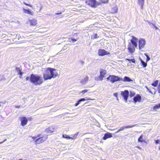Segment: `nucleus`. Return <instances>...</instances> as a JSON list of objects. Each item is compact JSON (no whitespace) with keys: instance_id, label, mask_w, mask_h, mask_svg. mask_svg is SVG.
I'll return each mask as SVG.
<instances>
[{"instance_id":"obj_1","label":"nucleus","mask_w":160,"mask_h":160,"mask_svg":"<svg viewBox=\"0 0 160 160\" xmlns=\"http://www.w3.org/2000/svg\"><path fill=\"white\" fill-rule=\"evenodd\" d=\"M58 74L55 69L51 68H48L43 73V78L45 80L50 79L52 78H54L56 77Z\"/></svg>"},{"instance_id":"obj_2","label":"nucleus","mask_w":160,"mask_h":160,"mask_svg":"<svg viewBox=\"0 0 160 160\" xmlns=\"http://www.w3.org/2000/svg\"><path fill=\"white\" fill-rule=\"evenodd\" d=\"M30 81L35 85H40L43 82V80L42 77L38 75L32 74L30 77Z\"/></svg>"},{"instance_id":"obj_3","label":"nucleus","mask_w":160,"mask_h":160,"mask_svg":"<svg viewBox=\"0 0 160 160\" xmlns=\"http://www.w3.org/2000/svg\"><path fill=\"white\" fill-rule=\"evenodd\" d=\"M131 42H129L128 45V49L130 53H133L135 50L134 47H137L138 39L134 36H133L130 40Z\"/></svg>"},{"instance_id":"obj_4","label":"nucleus","mask_w":160,"mask_h":160,"mask_svg":"<svg viewBox=\"0 0 160 160\" xmlns=\"http://www.w3.org/2000/svg\"><path fill=\"white\" fill-rule=\"evenodd\" d=\"M107 79L108 80L110 81L112 83L121 81V78L115 75H110L107 78Z\"/></svg>"},{"instance_id":"obj_5","label":"nucleus","mask_w":160,"mask_h":160,"mask_svg":"<svg viewBox=\"0 0 160 160\" xmlns=\"http://www.w3.org/2000/svg\"><path fill=\"white\" fill-rule=\"evenodd\" d=\"M47 138L48 137L47 136L39 138L35 140V144H39L40 143L46 141Z\"/></svg>"},{"instance_id":"obj_6","label":"nucleus","mask_w":160,"mask_h":160,"mask_svg":"<svg viewBox=\"0 0 160 160\" xmlns=\"http://www.w3.org/2000/svg\"><path fill=\"white\" fill-rule=\"evenodd\" d=\"M86 3L92 7H95L97 5L96 1L95 0H87Z\"/></svg>"},{"instance_id":"obj_7","label":"nucleus","mask_w":160,"mask_h":160,"mask_svg":"<svg viewBox=\"0 0 160 160\" xmlns=\"http://www.w3.org/2000/svg\"><path fill=\"white\" fill-rule=\"evenodd\" d=\"M129 92L128 90H125L124 91H122L121 94L124 98L126 102H127L128 98L129 96Z\"/></svg>"},{"instance_id":"obj_8","label":"nucleus","mask_w":160,"mask_h":160,"mask_svg":"<svg viewBox=\"0 0 160 160\" xmlns=\"http://www.w3.org/2000/svg\"><path fill=\"white\" fill-rule=\"evenodd\" d=\"M138 46L139 48L141 49L146 44V41L145 39L141 38L139 39L138 41Z\"/></svg>"},{"instance_id":"obj_9","label":"nucleus","mask_w":160,"mask_h":160,"mask_svg":"<svg viewBox=\"0 0 160 160\" xmlns=\"http://www.w3.org/2000/svg\"><path fill=\"white\" fill-rule=\"evenodd\" d=\"M21 121V125L22 126H23L27 124L28 120L27 118L25 117H19Z\"/></svg>"},{"instance_id":"obj_10","label":"nucleus","mask_w":160,"mask_h":160,"mask_svg":"<svg viewBox=\"0 0 160 160\" xmlns=\"http://www.w3.org/2000/svg\"><path fill=\"white\" fill-rule=\"evenodd\" d=\"M141 97L139 94H137L133 98V102L135 103H136L137 102H141Z\"/></svg>"},{"instance_id":"obj_11","label":"nucleus","mask_w":160,"mask_h":160,"mask_svg":"<svg viewBox=\"0 0 160 160\" xmlns=\"http://www.w3.org/2000/svg\"><path fill=\"white\" fill-rule=\"evenodd\" d=\"M98 54L99 56H103L108 54L107 52L105 50L99 49L98 51Z\"/></svg>"},{"instance_id":"obj_12","label":"nucleus","mask_w":160,"mask_h":160,"mask_svg":"<svg viewBox=\"0 0 160 160\" xmlns=\"http://www.w3.org/2000/svg\"><path fill=\"white\" fill-rule=\"evenodd\" d=\"M86 98L87 99H86L85 98H82L80 99L78 101V102L77 103H76V104H75V106H77L81 102H82V101H84L85 100H95L94 99H90L89 98Z\"/></svg>"},{"instance_id":"obj_13","label":"nucleus","mask_w":160,"mask_h":160,"mask_svg":"<svg viewBox=\"0 0 160 160\" xmlns=\"http://www.w3.org/2000/svg\"><path fill=\"white\" fill-rule=\"evenodd\" d=\"M121 81L123 82H130L133 81V80L131 79L129 77L127 76H125L123 78H121Z\"/></svg>"},{"instance_id":"obj_14","label":"nucleus","mask_w":160,"mask_h":160,"mask_svg":"<svg viewBox=\"0 0 160 160\" xmlns=\"http://www.w3.org/2000/svg\"><path fill=\"white\" fill-rule=\"evenodd\" d=\"M112 137V133L107 132L104 134V136L102 138L103 139L106 140L108 138H110Z\"/></svg>"},{"instance_id":"obj_15","label":"nucleus","mask_w":160,"mask_h":160,"mask_svg":"<svg viewBox=\"0 0 160 160\" xmlns=\"http://www.w3.org/2000/svg\"><path fill=\"white\" fill-rule=\"evenodd\" d=\"M54 131V128L52 126L46 129V132L48 133H50Z\"/></svg>"},{"instance_id":"obj_16","label":"nucleus","mask_w":160,"mask_h":160,"mask_svg":"<svg viewBox=\"0 0 160 160\" xmlns=\"http://www.w3.org/2000/svg\"><path fill=\"white\" fill-rule=\"evenodd\" d=\"M136 124H135V125H128L125 127H122L120 129H119V131H121L122 130H124L125 128H132V127H134V126H136Z\"/></svg>"},{"instance_id":"obj_17","label":"nucleus","mask_w":160,"mask_h":160,"mask_svg":"<svg viewBox=\"0 0 160 160\" xmlns=\"http://www.w3.org/2000/svg\"><path fill=\"white\" fill-rule=\"evenodd\" d=\"M23 11L24 13L27 14H29L30 15H32L33 14V12L30 11L29 10L23 8Z\"/></svg>"},{"instance_id":"obj_18","label":"nucleus","mask_w":160,"mask_h":160,"mask_svg":"<svg viewBox=\"0 0 160 160\" xmlns=\"http://www.w3.org/2000/svg\"><path fill=\"white\" fill-rule=\"evenodd\" d=\"M88 79L89 77L88 76H87L85 78L81 80V83L82 84H85L88 81Z\"/></svg>"},{"instance_id":"obj_19","label":"nucleus","mask_w":160,"mask_h":160,"mask_svg":"<svg viewBox=\"0 0 160 160\" xmlns=\"http://www.w3.org/2000/svg\"><path fill=\"white\" fill-rule=\"evenodd\" d=\"M30 24L32 26H35L37 24V20L35 19H32L29 21Z\"/></svg>"},{"instance_id":"obj_20","label":"nucleus","mask_w":160,"mask_h":160,"mask_svg":"<svg viewBox=\"0 0 160 160\" xmlns=\"http://www.w3.org/2000/svg\"><path fill=\"white\" fill-rule=\"evenodd\" d=\"M138 2L139 4L141 5V8L142 9L144 3V0H138Z\"/></svg>"},{"instance_id":"obj_21","label":"nucleus","mask_w":160,"mask_h":160,"mask_svg":"<svg viewBox=\"0 0 160 160\" xmlns=\"http://www.w3.org/2000/svg\"><path fill=\"white\" fill-rule=\"evenodd\" d=\"M106 74V71L105 70H102L100 72V76L103 78L104 77V75Z\"/></svg>"},{"instance_id":"obj_22","label":"nucleus","mask_w":160,"mask_h":160,"mask_svg":"<svg viewBox=\"0 0 160 160\" xmlns=\"http://www.w3.org/2000/svg\"><path fill=\"white\" fill-rule=\"evenodd\" d=\"M103 79V78L100 75L98 77H96L95 78V79L97 81H102Z\"/></svg>"},{"instance_id":"obj_23","label":"nucleus","mask_w":160,"mask_h":160,"mask_svg":"<svg viewBox=\"0 0 160 160\" xmlns=\"http://www.w3.org/2000/svg\"><path fill=\"white\" fill-rule=\"evenodd\" d=\"M98 38V34L96 33H94L91 36V38L93 39Z\"/></svg>"},{"instance_id":"obj_24","label":"nucleus","mask_w":160,"mask_h":160,"mask_svg":"<svg viewBox=\"0 0 160 160\" xmlns=\"http://www.w3.org/2000/svg\"><path fill=\"white\" fill-rule=\"evenodd\" d=\"M143 135H141L139 138H138V141L139 142H142L144 141L142 139Z\"/></svg>"},{"instance_id":"obj_25","label":"nucleus","mask_w":160,"mask_h":160,"mask_svg":"<svg viewBox=\"0 0 160 160\" xmlns=\"http://www.w3.org/2000/svg\"><path fill=\"white\" fill-rule=\"evenodd\" d=\"M118 8L117 7H115L112 8V13H115L117 12Z\"/></svg>"},{"instance_id":"obj_26","label":"nucleus","mask_w":160,"mask_h":160,"mask_svg":"<svg viewBox=\"0 0 160 160\" xmlns=\"http://www.w3.org/2000/svg\"><path fill=\"white\" fill-rule=\"evenodd\" d=\"M141 62L143 67H146L147 65V63L145 62L142 60H141Z\"/></svg>"},{"instance_id":"obj_27","label":"nucleus","mask_w":160,"mask_h":160,"mask_svg":"<svg viewBox=\"0 0 160 160\" xmlns=\"http://www.w3.org/2000/svg\"><path fill=\"white\" fill-rule=\"evenodd\" d=\"M160 108V103L157 104L153 107V109L154 110H156Z\"/></svg>"},{"instance_id":"obj_28","label":"nucleus","mask_w":160,"mask_h":160,"mask_svg":"<svg viewBox=\"0 0 160 160\" xmlns=\"http://www.w3.org/2000/svg\"><path fill=\"white\" fill-rule=\"evenodd\" d=\"M78 132L77 133H75L72 137H71V138L72 139H75V138H77V137L78 135Z\"/></svg>"},{"instance_id":"obj_29","label":"nucleus","mask_w":160,"mask_h":160,"mask_svg":"<svg viewBox=\"0 0 160 160\" xmlns=\"http://www.w3.org/2000/svg\"><path fill=\"white\" fill-rule=\"evenodd\" d=\"M158 81L156 80L152 84V85L154 87H156L158 84Z\"/></svg>"},{"instance_id":"obj_30","label":"nucleus","mask_w":160,"mask_h":160,"mask_svg":"<svg viewBox=\"0 0 160 160\" xmlns=\"http://www.w3.org/2000/svg\"><path fill=\"white\" fill-rule=\"evenodd\" d=\"M62 137L63 138H66L67 139H70L71 138V137L67 135H63L62 136Z\"/></svg>"},{"instance_id":"obj_31","label":"nucleus","mask_w":160,"mask_h":160,"mask_svg":"<svg viewBox=\"0 0 160 160\" xmlns=\"http://www.w3.org/2000/svg\"><path fill=\"white\" fill-rule=\"evenodd\" d=\"M88 91V90L85 89L84 90L82 91H81L79 92V93L80 94L81 93H82V95H83L84 94H85L86 92Z\"/></svg>"},{"instance_id":"obj_32","label":"nucleus","mask_w":160,"mask_h":160,"mask_svg":"<svg viewBox=\"0 0 160 160\" xmlns=\"http://www.w3.org/2000/svg\"><path fill=\"white\" fill-rule=\"evenodd\" d=\"M16 71L18 72V73L21 71V69L20 68L16 67Z\"/></svg>"},{"instance_id":"obj_33","label":"nucleus","mask_w":160,"mask_h":160,"mask_svg":"<svg viewBox=\"0 0 160 160\" xmlns=\"http://www.w3.org/2000/svg\"><path fill=\"white\" fill-rule=\"evenodd\" d=\"M135 95V93L133 92H130V97H132Z\"/></svg>"},{"instance_id":"obj_34","label":"nucleus","mask_w":160,"mask_h":160,"mask_svg":"<svg viewBox=\"0 0 160 160\" xmlns=\"http://www.w3.org/2000/svg\"><path fill=\"white\" fill-rule=\"evenodd\" d=\"M23 3L25 4V5H27L28 6H29V7H32V5L30 4H28V3H26V2H23Z\"/></svg>"},{"instance_id":"obj_35","label":"nucleus","mask_w":160,"mask_h":160,"mask_svg":"<svg viewBox=\"0 0 160 160\" xmlns=\"http://www.w3.org/2000/svg\"><path fill=\"white\" fill-rule=\"evenodd\" d=\"M145 55L147 57V61H148L150 60V58H149V57L146 54H145Z\"/></svg>"},{"instance_id":"obj_36","label":"nucleus","mask_w":160,"mask_h":160,"mask_svg":"<svg viewBox=\"0 0 160 160\" xmlns=\"http://www.w3.org/2000/svg\"><path fill=\"white\" fill-rule=\"evenodd\" d=\"M5 80V77L4 76H2L1 78V81H4Z\"/></svg>"},{"instance_id":"obj_37","label":"nucleus","mask_w":160,"mask_h":160,"mask_svg":"<svg viewBox=\"0 0 160 160\" xmlns=\"http://www.w3.org/2000/svg\"><path fill=\"white\" fill-rule=\"evenodd\" d=\"M70 40L71 39V40L73 42H75L76 41H77V39H74V38H71L70 39H69Z\"/></svg>"},{"instance_id":"obj_38","label":"nucleus","mask_w":160,"mask_h":160,"mask_svg":"<svg viewBox=\"0 0 160 160\" xmlns=\"http://www.w3.org/2000/svg\"><path fill=\"white\" fill-rule=\"evenodd\" d=\"M127 59L129 61H131L133 63L135 62V60L134 59Z\"/></svg>"},{"instance_id":"obj_39","label":"nucleus","mask_w":160,"mask_h":160,"mask_svg":"<svg viewBox=\"0 0 160 160\" xmlns=\"http://www.w3.org/2000/svg\"><path fill=\"white\" fill-rule=\"evenodd\" d=\"M152 25L155 28V29L156 30H158L159 29L158 28V27L156 26L155 24H152Z\"/></svg>"},{"instance_id":"obj_40","label":"nucleus","mask_w":160,"mask_h":160,"mask_svg":"<svg viewBox=\"0 0 160 160\" xmlns=\"http://www.w3.org/2000/svg\"><path fill=\"white\" fill-rule=\"evenodd\" d=\"M158 92L160 93V82L158 87Z\"/></svg>"},{"instance_id":"obj_41","label":"nucleus","mask_w":160,"mask_h":160,"mask_svg":"<svg viewBox=\"0 0 160 160\" xmlns=\"http://www.w3.org/2000/svg\"><path fill=\"white\" fill-rule=\"evenodd\" d=\"M23 73V72H21V71L20 72H19L18 73V74H19L21 76H22V75Z\"/></svg>"},{"instance_id":"obj_42","label":"nucleus","mask_w":160,"mask_h":160,"mask_svg":"<svg viewBox=\"0 0 160 160\" xmlns=\"http://www.w3.org/2000/svg\"><path fill=\"white\" fill-rule=\"evenodd\" d=\"M160 141L159 140H155V143L156 144H157L159 143Z\"/></svg>"},{"instance_id":"obj_43","label":"nucleus","mask_w":160,"mask_h":160,"mask_svg":"<svg viewBox=\"0 0 160 160\" xmlns=\"http://www.w3.org/2000/svg\"><path fill=\"white\" fill-rule=\"evenodd\" d=\"M26 80H28L30 79V77H27L26 78Z\"/></svg>"},{"instance_id":"obj_44","label":"nucleus","mask_w":160,"mask_h":160,"mask_svg":"<svg viewBox=\"0 0 160 160\" xmlns=\"http://www.w3.org/2000/svg\"><path fill=\"white\" fill-rule=\"evenodd\" d=\"M114 95L117 98L118 97V93H115L114 94Z\"/></svg>"},{"instance_id":"obj_45","label":"nucleus","mask_w":160,"mask_h":160,"mask_svg":"<svg viewBox=\"0 0 160 160\" xmlns=\"http://www.w3.org/2000/svg\"><path fill=\"white\" fill-rule=\"evenodd\" d=\"M61 13H62V12L61 11H60V12H58L56 13L55 14H61Z\"/></svg>"},{"instance_id":"obj_46","label":"nucleus","mask_w":160,"mask_h":160,"mask_svg":"<svg viewBox=\"0 0 160 160\" xmlns=\"http://www.w3.org/2000/svg\"><path fill=\"white\" fill-rule=\"evenodd\" d=\"M136 147L138 148L140 150H141L142 149V148L139 146H136Z\"/></svg>"},{"instance_id":"obj_47","label":"nucleus","mask_w":160,"mask_h":160,"mask_svg":"<svg viewBox=\"0 0 160 160\" xmlns=\"http://www.w3.org/2000/svg\"><path fill=\"white\" fill-rule=\"evenodd\" d=\"M7 140L6 139H5L4 140H3L2 142H0V144H1V143H2L3 142H5V141H6Z\"/></svg>"},{"instance_id":"obj_48","label":"nucleus","mask_w":160,"mask_h":160,"mask_svg":"<svg viewBox=\"0 0 160 160\" xmlns=\"http://www.w3.org/2000/svg\"><path fill=\"white\" fill-rule=\"evenodd\" d=\"M15 107L17 108H19L20 107V106L19 105L16 106Z\"/></svg>"},{"instance_id":"obj_49","label":"nucleus","mask_w":160,"mask_h":160,"mask_svg":"<svg viewBox=\"0 0 160 160\" xmlns=\"http://www.w3.org/2000/svg\"><path fill=\"white\" fill-rule=\"evenodd\" d=\"M32 138L33 139H36V138H37V137H32Z\"/></svg>"},{"instance_id":"obj_50","label":"nucleus","mask_w":160,"mask_h":160,"mask_svg":"<svg viewBox=\"0 0 160 160\" xmlns=\"http://www.w3.org/2000/svg\"><path fill=\"white\" fill-rule=\"evenodd\" d=\"M148 24H149V25H150L151 24H152V23H151L150 22H148Z\"/></svg>"},{"instance_id":"obj_51","label":"nucleus","mask_w":160,"mask_h":160,"mask_svg":"<svg viewBox=\"0 0 160 160\" xmlns=\"http://www.w3.org/2000/svg\"><path fill=\"white\" fill-rule=\"evenodd\" d=\"M119 131H119V130H118L117 132H116V133H118V132H119Z\"/></svg>"},{"instance_id":"obj_52","label":"nucleus","mask_w":160,"mask_h":160,"mask_svg":"<svg viewBox=\"0 0 160 160\" xmlns=\"http://www.w3.org/2000/svg\"><path fill=\"white\" fill-rule=\"evenodd\" d=\"M117 100H118V97H117Z\"/></svg>"},{"instance_id":"obj_53","label":"nucleus","mask_w":160,"mask_h":160,"mask_svg":"<svg viewBox=\"0 0 160 160\" xmlns=\"http://www.w3.org/2000/svg\"><path fill=\"white\" fill-rule=\"evenodd\" d=\"M63 17V16H62L61 17Z\"/></svg>"},{"instance_id":"obj_54","label":"nucleus","mask_w":160,"mask_h":160,"mask_svg":"<svg viewBox=\"0 0 160 160\" xmlns=\"http://www.w3.org/2000/svg\"><path fill=\"white\" fill-rule=\"evenodd\" d=\"M39 136H40V135H38V137H39Z\"/></svg>"},{"instance_id":"obj_55","label":"nucleus","mask_w":160,"mask_h":160,"mask_svg":"<svg viewBox=\"0 0 160 160\" xmlns=\"http://www.w3.org/2000/svg\"><path fill=\"white\" fill-rule=\"evenodd\" d=\"M159 150H160V147H159Z\"/></svg>"}]
</instances>
